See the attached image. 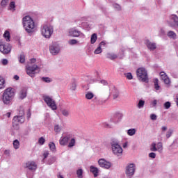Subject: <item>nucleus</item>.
<instances>
[{
    "label": "nucleus",
    "mask_w": 178,
    "mask_h": 178,
    "mask_svg": "<svg viewBox=\"0 0 178 178\" xmlns=\"http://www.w3.org/2000/svg\"><path fill=\"white\" fill-rule=\"evenodd\" d=\"M41 33L45 38H50L51 35H52V33H54V29L47 25H44L41 30Z\"/></svg>",
    "instance_id": "obj_7"
},
{
    "label": "nucleus",
    "mask_w": 178,
    "mask_h": 178,
    "mask_svg": "<svg viewBox=\"0 0 178 178\" xmlns=\"http://www.w3.org/2000/svg\"><path fill=\"white\" fill-rule=\"evenodd\" d=\"M26 74L28 76H30V77H34V74H35V72L37 70H40V67H38V65H27L26 67Z\"/></svg>",
    "instance_id": "obj_8"
},
{
    "label": "nucleus",
    "mask_w": 178,
    "mask_h": 178,
    "mask_svg": "<svg viewBox=\"0 0 178 178\" xmlns=\"http://www.w3.org/2000/svg\"><path fill=\"white\" fill-rule=\"evenodd\" d=\"M90 172L94 175V177L98 176V168L94 167V165L90 166Z\"/></svg>",
    "instance_id": "obj_21"
},
{
    "label": "nucleus",
    "mask_w": 178,
    "mask_h": 178,
    "mask_svg": "<svg viewBox=\"0 0 178 178\" xmlns=\"http://www.w3.org/2000/svg\"><path fill=\"white\" fill-rule=\"evenodd\" d=\"M19 60L20 63H24L26 62V56L24 54H20Z\"/></svg>",
    "instance_id": "obj_31"
},
{
    "label": "nucleus",
    "mask_w": 178,
    "mask_h": 178,
    "mask_svg": "<svg viewBox=\"0 0 178 178\" xmlns=\"http://www.w3.org/2000/svg\"><path fill=\"white\" fill-rule=\"evenodd\" d=\"M74 145H76V140L74 138H72L69 143L68 147L69 148H72V147H74Z\"/></svg>",
    "instance_id": "obj_33"
},
{
    "label": "nucleus",
    "mask_w": 178,
    "mask_h": 178,
    "mask_svg": "<svg viewBox=\"0 0 178 178\" xmlns=\"http://www.w3.org/2000/svg\"><path fill=\"white\" fill-rule=\"evenodd\" d=\"M13 147L15 149H19V148H20V142L17 140H15L13 141Z\"/></svg>",
    "instance_id": "obj_25"
},
{
    "label": "nucleus",
    "mask_w": 178,
    "mask_h": 178,
    "mask_svg": "<svg viewBox=\"0 0 178 178\" xmlns=\"http://www.w3.org/2000/svg\"><path fill=\"white\" fill-rule=\"evenodd\" d=\"M98 163L101 168H104V169H109L111 166V162L107 161L104 159H100L98 161Z\"/></svg>",
    "instance_id": "obj_12"
},
{
    "label": "nucleus",
    "mask_w": 178,
    "mask_h": 178,
    "mask_svg": "<svg viewBox=\"0 0 178 178\" xmlns=\"http://www.w3.org/2000/svg\"><path fill=\"white\" fill-rule=\"evenodd\" d=\"M162 131H166V130H168V127H161Z\"/></svg>",
    "instance_id": "obj_58"
},
{
    "label": "nucleus",
    "mask_w": 178,
    "mask_h": 178,
    "mask_svg": "<svg viewBox=\"0 0 178 178\" xmlns=\"http://www.w3.org/2000/svg\"><path fill=\"white\" fill-rule=\"evenodd\" d=\"M75 44H77V40L72 39L71 40L69 41V44L70 45H75Z\"/></svg>",
    "instance_id": "obj_46"
},
{
    "label": "nucleus",
    "mask_w": 178,
    "mask_h": 178,
    "mask_svg": "<svg viewBox=\"0 0 178 178\" xmlns=\"http://www.w3.org/2000/svg\"><path fill=\"white\" fill-rule=\"evenodd\" d=\"M22 24L24 30L29 34L35 31V23L31 17L26 15L22 18Z\"/></svg>",
    "instance_id": "obj_2"
},
{
    "label": "nucleus",
    "mask_w": 178,
    "mask_h": 178,
    "mask_svg": "<svg viewBox=\"0 0 178 178\" xmlns=\"http://www.w3.org/2000/svg\"><path fill=\"white\" fill-rule=\"evenodd\" d=\"M38 143L40 144V145H44V144L45 143V138H44V137L40 138L38 140Z\"/></svg>",
    "instance_id": "obj_40"
},
{
    "label": "nucleus",
    "mask_w": 178,
    "mask_h": 178,
    "mask_svg": "<svg viewBox=\"0 0 178 178\" xmlns=\"http://www.w3.org/2000/svg\"><path fill=\"white\" fill-rule=\"evenodd\" d=\"M12 46L9 44H3V42H0V52L2 54H7L10 52Z\"/></svg>",
    "instance_id": "obj_9"
},
{
    "label": "nucleus",
    "mask_w": 178,
    "mask_h": 178,
    "mask_svg": "<svg viewBox=\"0 0 178 178\" xmlns=\"http://www.w3.org/2000/svg\"><path fill=\"white\" fill-rule=\"evenodd\" d=\"M150 119H151L152 120H156V115H155V114H152V115H150Z\"/></svg>",
    "instance_id": "obj_51"
},
{
    "label": "nucleus",
    "mask_w": 178,
    "mask_h": 178,
    "mask_svg": "<svg viewBox=\"0 0 178 178\" xmlns=\"http://www.w3.org/2000/svg\"><path fill=\"white\" fill-rule=\"evenodd\" d=\"M70 139V137L69 136H65L63 138L60 139V145H66L67 143H69V140Z\"/></svg>",
    "instance_id": "obj_20"
},
{
    "label": "nucleus",
    "mask_w": 178,
    "mask_h": 178,
    "mask_svg": "<svg viewBox=\"0 0 178 178\" xmlns=\"http://www.w3.org/2000/svg\"><path fill=\"white\" fill-rule=\"evenodd\" d=\"M136 172V165L134 164H129L126 169V175L129 177L133 176Z\"/></svg>",
    "instance_id": "obj_10"
},
{
    "label": "nucleus",
    "mask_w": 178,
    "mask_h": 178,
    "mask_svg": "<svg viewBox=\"0 0 178 178\" xmlns=\"http://www.w3.org/2000/svg\"><path fill=\"white\" fill-rule=\"evenodd\" d=\"M105 45H106V43H105V42L102 41L99 43V47H100V48H101V47H105Z\"/></svg>",
    "instance_id": "obj_53"
},
{
    "label": "nucleus",
    "mask_w": 178,
    "mask_h": 178,
    "mask_svg": "<svg viewBox=\"0 0 178 178\" xmlns=\"http://www.w3.org/2000/svg\"><path fill=\"white\" fill-rule=\"evenodd\" d=\"M136 76L138 80L143 83H148V73L144 67H140L136 70Z\"/></svg>",
    "instance_id": "obj_4"
},
{
    "label": "nucleus",
    "mask_w": 178,
    "mask_h": 178,
    "mask_svg": "<svg viewBox=\"0 0 178 178\" xmlns=\"http://www.w3.org/2000/svg\"><path fill=\"white\" fill-rule=\"evenodd\" d=\"M14 79H15V80H19V77L17 75H15Z\"/></svg>",
    "instance_id": "obj_61"
},
{
    "label": "nucleus",
    "mask_w": 178,
    "mask_h": 178,
    "mask_svg": "<svg viewBox=\"0 0 178 178\" xmlns=\"http://www.w3.org/2000/svg\"><path fill=\"white\" fill-rule=\"evenodd\" d=\"M15 8H16V6L15 5V2L14 1H11L10 3V9H15Z\"/></svg>",
    "instance_id": "obj_50"
},
{
    "label": "nucleus",
    "mask_w": 178,
    "mask_h": 178,
    "mask_svg": "<svg viewBox=\"0 0 178 178\" xmlns=\"http://www.w3.org/2000/svg\"><path fill=\"white\" fill-rule=\"evenodd\" d=\"M102 52V49L101 48V47H98L94 51V54L95 55H99V54H101Z\"/></svg>",
    "instance_id": "obj_35"
},
{
    "label": "nucleus",
    "mask_w": 178,
    "mask_h": 178,
    "mask_svg": "<svg viewBox=\"0 0 178 178\" xmlns=\"http://www.w3.org/2000/svg\"><path fill=\"white\" fill-rule=\"evenodd\" d=\"M164 108L165 109H169L170 108V103L169 102H167L164 104Z\"/></svg>",
    "instance_id": "obj_49"
},
{
    "label": "nucleus",
    "mask_w": 178,
    "mask_h": 178,
    "mask_svg": "<svg viewBox=\"0 0 178 178\" xmlns=\"http://www.w3.org/2000/svg\"><path fill=\"white\" fill-rule=\"evenodd\" d=\"M24 108L23 107L19 108V114L13 119V126L17 129L19 127V123H24Z\"/></svg>",
    "instance_id": "obj_3"
},
{
    "label": "nucleus",
    "mask_w": 178,
    "mask_h": 178,
    "mask_svg": "<svg viewBox=\"0 0 178 178\" xmlns=\"http://www.w3.org/2000/svg\"><path fill=\"white\" fill-rule=\"evenodd\" d=\"M43 99L47 105H48L49 108H51L53 111H56V109H58L56 103H55V100L52 99V97L48 95H44L43 96Z\"/></svg>",
    "instance_id": "obj_5"
},
{
    "label": "nucleus",
    "mask_w": 178,
    "mask_h": 178,
    "mask_svg": "<svg viewBox=\"0 0 178 178\" xmlns=\"http://www.w3.org/2000/svg\"><path fill=\"white\" fill-rule=\"evenodd\" d=\"M31 63H35L37 62V60L35 58H31L30 60Z\"/></svg>",
    "instance_id": "obj_56"
},
{
    "label": "nucleus",
    "mask_w": 178,
    "mask_h": 178,
    "mask_svg": "<svg viewBox=\"0 0 178 178\" xmlns=\"http://www.w3.org/2000/svg\"><path fill=\"white\" fill-rule=\"evenodd\" d=\"M26 168L29 170H35L37 169V164L34 161H28L26 163Z\"/></svg>",
    "instance_id": "obj_14"
},
{
    "label": "nucleus",
    "mask_w": 178,
    "mask_h": 178,
    "mask_svg": "<svg viewBox=\"0 0 178 178\" xmlns=\"http://www.w3.org/2000/svg\"><path fill=\"white\" fill-rule=\"evenodd\" d=\"M158 83H159V80H158V79H154V88H155V90H159V84Z\"/></svg>",
    "instance_id": "obj_39"
},
{
    "label": "nucleus",
    "mask_w": 178,
    "mask_h": 178,
    "mask_svg": "<svg viewBox=\"0 0 178 178\" xmlns=\"http://www.w3.org/2000/svg\"><path fill=\"white\" fill-rule=\"evenodd\" d=\"M83 169L81 168H79L76 170V176L78 178H83Z\"/></svg>",
    "instance_id": "obj_27"
},
{
    "label": "nucleus",
    "mask_w": 178,
    "mask_h": 178,
    "mask_svg": "<svg viewBox=\"0 0 178 178\" xmlns=\"http://www.w3.org/2000/svg\"><path fill=\"white\" fill-rule=\"evenodd\" d=\"M111 147L114 155L120 156L122 154H123V149H122V147L119 144L113 142L111 143Z\"/></svg>",
    "instance_id": "obj_6"
},
{
    "label": "nucleus",
    "mask_w": 178,
    "mask_h": 178,
    "mask_svg": "<svg viewBox=\"0 0 178 178\" xmlns=\"http://www.w3.org/2000/svg\"><path fill=\"white\" fill-rule=\"evenodd\" d=\"M168 36L170 37L171 38H174V40L176 38V37H177V35H176V33H175L174 31H170L168 33Z\"/></svg>",
    "instance_id": "obj_29"
},
{
    "label": "nucleus",
    "mask_w": 178,
    "mask_h": 178,
    "mask_svg": "<svg viewBox=\"0 0 178 178\" xmlns=\"http://www.w3.org/2000/svg\"><path fill=\"white\" fill-rule=\"evenodd\" d=\"M149 157L152 158V159H155V158H156V154L154 152H151L149 154Z\"/></svg>",
    "instance_id": "obj_47"
},
{
    "label": "nucleus",
    "mask_w": 178,
    "mask_h": 178,
    "mask_svg": "<svg viewBox=\"0 0 178 178\" xmlns=\"http://www.w3.org/2000/svg\"><path fill=\"white\" fill-rule=\"evenodd\" d=\"M111 94L113 97V99H116V98L119 97V90H118L116 87L113 86V89L111 90Z\"/></svg>",
    "instance_id": "obj_18"
},
{
    "label": "nucleus",
    "mask_w": 178,
    "mask_h": 178,
    "mask_svg": "<svg viewBox=\"0 0 178 178\" xmlns=\"http://www.w3.org/2000/svg\"><path fill=\"white\" fill-rule=\"evenodd\" d=\"M10 115H11L10 112H8L6 113V116H7V118H10Z\"/></svg>",
    "instance_id": "obj_62"
},
{
    "label": "nucleus",
    "mask_w": 178,
    "mask_h": 178,
    "mask_svg": "<svg viewBox=\"0 0 178 178\" xmlns=\"http://www.w3.org/2000/svg\"><path fill=\"white\" fill-rule=\"evenodd\" d=\"M57 177H58V178H63V176H62V175H60V173H58V174L57 175Z\"/></svg>",
    "instance_id": "obj_63"
},
{
    "label": "nucleus",
    "mask_w": 178,
    "mask_h": 178,
    "mask_svg": "<svg viewBox=\"0 0 178 178\" xmlns=\"http://www.w3.org/2000/svg\"><path fill=\"white\" fill-rule=\"evenodd\" d=\"M49 147L51 151H52L53 152H55L56 151V147L55 146V143L51 142L49 144Z\"/></svg>",
    "instance_id": "obj_30"
},
{
    "label": "nucleus",
    "mask_w": 178,
    "mask_h": 178,
    "mask_svg": "<svg viewBox=\"0 0 178 178\" xmlns=\"http://www.w3.org/2000/svg\"><path fill=\"white\" fill-rule=\"evenodd\" d=\"M100 83H101L102 84H103V86H108V81H105V80H102V81H100Z\"/></svg>",
    "instance_id": "obj_52"
},
{
    "label": "nucleus",
    "mask_w": 178,
    "mask_h": 178,
    "mask_svg": "<svg viewBox=\"0 0 178 178\" xmlns=\"http://www.w3.org/2000/svg\"><path fill=\"white\" fill-rule=\"evenodd\" d=\"M157 151H162V143H158L156 145Z\"/></svg>",
    "instance_id": "obj_45"
},
{
    "label": "nucleus",
    "mask_w": 178,
    "mask_h": 178,
    "mask_svg": "<svg viewBox=\"0 0 178 178\" xmlns=\"http://www.w3.org/2000/svg\"><path fill=\"white\" fill-rule=\"evenodd\" d=\"M170 19L172 20L173 22H168V24L170 27H175V26H178V17L176 15H172L170 17Z\"/></svg>",
    "instance_id": "obj_13"
},
{
    "label": "nucleus",
    "mask_w": 178,
    "mask_h": 178,
    "mask_svg": "<svg viewBox=\"0 0 178 178\" xmlns=\"http://www.w3.org/2000/svg\"><path fill=\"white\" fill-rule=\"evenodd\" d=\"M42 80L44 81V83H51V79L49 77H42Z\"/></svg>",
    "instance_id": "obj_44"
},
{
    "label": "nucleus",
    "mask_w": 178,
    "mask_h": 178,
    "mask_svg": "<svg viewBox=\"0 0 178 178\" xmlns=\"http://www.w3.org/2000/svg\"><path fill=\"white\" fill-rule=\"evenodd\" d=\"M61 113L63 116H69V111L66 109L62 110Z\"/></svg>",
    "instance_id": "obj_43"
},
{
    "label": "nucleus",
    "mask_w": 178,
    "mask_h": 178,
    "mask_svg": "<svg viewBox=\"0 0 178 178\" xmlns=\"http://www.w3.org/2000/svg\"><path fill=\"white\" fill-rule=\"evenodd\" d=\"M49 51L52 55H57V54H59V51H60V48L59 47V45L56 43H53L49 47Z\"/></svg>",
    "instance_id": "obj_11"
},
{
    "label": "nucleus",
    "mask_w": 178,
    "mask_h": 178,
    "mask_svg": "<svg viewBox=\"0 0 178 178\" xmlns=\"http://www.w3.org/2000/svg\"><path fill=\"white\" fill-rule=\"evenodd\" d=\"M145 104V102L144 100H139V102L138 104V108L140 109V108H144V105Z\"/></svg>",
    "instance_id": "obj_36"
},
{
    "label": "nucleus",
    "mask_w": 178,
    "mask_h": 178,
    "mask_svg": "<svg viewBox=\"0 0 178 178\" xmlns=\"http://www.w3.org/2000/svg\"><path fill=\"white\" fill-rule=\"evenodd\" d=\"M48 155H49V152H44L43 154L44 159H45V158H47L48 156Z\"/></svg>",
    "instance_id": "obj_54"
},
{
    "label": "nucleus",
    "mask_w": 178,
    "mask_h": 178,
    "mask_svg": "<svg viewBox=\"0 0 178 178\" xmlns=\"http://www.w3.org/2000/svg\"><path fill=\"white\" fill-rule=\"evenodd\" d=\"M8 2H9V0H2L1 2V6H3V8H5V6L8 5Z\"/></svg>",
    "instance_id": "obj_41"
},
{
    "label": "nucleus",
    "mask_w": 178,
    "mask_h": 178,
    "mask_svg": "<svg viewBox=\"0 0 178 178\" xmlns=\"http://www.w3.org/2000/svg\"><path fill=\"white\" fill-rule=\"evenodd\" d=\"M172 134H173V131L169 130L166 134L167 138H169L170 137H171Z\"/></svg>",
    "instance_id": "obj_48"
},
{
    "label": "nucleus",
    "mask_w": 178,
    "mask_h": 178,
    "mask_svg": "<svg viewBox=\"0 0 178 178\" xmlns=\"http://www.w3.org/2000/svg\"><path fill=\"white\" fill-rule=\"evenodd\" d=\"M3 88H5V79L2 76H0V90Z\"/></svg>",
    "instance_id": "obj_26"
},
{
    "label": "nucleus",
    "mask_w": 178,
    "mask_h": 178,
    "mask_svg": "<svg viewBox=\"0 0 178 178\" xmlns=\"http://www.w3.org/2000/svg\"><path fill=\"white\" fill-rule=\"evenodd\" d=\"M69 34H70V37H79L80 31H79L76 29H71L69 31Z\"/></svg>",
    "instance_id": "obj_17"
},
{
    "label": "nucleus",
    "mask_w": 178,
    "mask_h": 178,
    "mask_svg": "<svg viewBox=\"0 0 178 178\" xmlns=\"http://www.w3.org/2000/svg\"><path fill=\"white\" fill-rule=\"evenodd\" d=\"M156 104H157V101H156V100H154V101L152 102V105H153L154 106H156Z\"/></svg>",
    "instance_id": "obj_59"
},
{
    "label": "nucleus",
    "mask_w": 178,
    "mask_h": 178,
    "mask_svg": "<svg viewBox=\"0 0 178 178\" xmlns=\"http://www.w3.org/2000/svg\"><path fill=\"white\" fill-rule=\"evenodd\" d=\"M3 36L7 42L10 41V33L8 31H6Z\"/></svg>",
    "instance_id": "obj_23"
},
{
    "label": "nucleus",
    "mask_w": 178,
    "mask_h": 178,
    "mask_svg": "<svg viewBox=\"0 0 178 178\" xmlns=\"http://www.w3.org/2000/svg\"><path fill=\"white\" fill-rule=\"evenodd\" d=\"M76 87H77V84L76 83V81H73L70 86V89L72 90V91H74Z\"/></svg>",
    "instance_id": "obj_34"
},
{
    "label": "nucleus",
    "mask_w": 178,
    "mask_h": 178,
    "mask_svg": "<svg viewBox=\"0 0 178 178\" xmlns=\"http://www.w3.org/2000/svg\"><path fill=\"white\" fill-rule=\"evenodd\" d=\"M150 151H152L153 152L158 151V149L156 148V143H152Z\"/></svg>",
    "instance_id": "obj_32"
},
{
    "label": "nucleus",
    "mask_w": 178,
    "mask_h": 178,
    "mask_svg": "<svg viewBox=\"0 0 178 178\" xmlns=\"http://www.w3.org/2000/svg\"><path fill=\"white\" fill-rule=\"evenodd\" d=\"M27 97V89L22 88L19 92V98L20 99H24Z\"/></svg>",
    "instance_id": "obj_19"
},
{
    "label": "nucleus",
    "mask_w": 178,
    "mask_h": 178,
    "mask_svg": "<svg viewBox=\"0 0 178 178\" xmlns=\"http://www.w3.org/2000/svg\"><path fill=\"white\" fill-rule=\"evenodd\" d=\"M15 90L10 87L6 88L1 96V101L4 105H11L13 99H15Z\"/></svg>",
    "instance_id": "obj_1"
},
{
    "label": "nucleus",
    "mask_w": 178,
    "mask_h": 178,
    "mask_svg": "<svg viewBox=\"0 0 178 178\" xmlns=\"http://www.w3.org/2000/svg\"><path fill=\"white\" fill-rule=\"evenodd\" d=\"M160 76L162 80H163L165 84H169L170 83V79H169V77H168V75L165 72H160Z\"/></svg>",
    "instance_id": "obj_15"
},
{
    "label": "nucleus",
    "mask_w": 178,
    "mask_h": 178,
    "mask_svg": "<svg viewBox=\"0 0 178 178\" xmlns=\"http://www.w3.org/2000/svg\"><path fill=\"white\" fill-rule=\"evenodd\" d=\"M125 76H126L127 79H128V80H132L133 79V75L130 72H128V73L125 74Z\"/></svg>",
    "instance_id": "obj_42"
},
{
    "label": "nucleus",
    "mask_w": 178,
    "mask_h": 178,
    "mask_svg": "<svg viewBox=\"0 0 178 178\" xmlns=\"http://www.w3.org/2000/svg\"><path fill=\"white\" fill-rule=\"evenodd\" d=\"M98 37L97 36V33L92 34L90 37V44H95L97 42Z\"/></svg>",
    "instance_id": "obj_22"
},
{
    "label": "nucleus",
    "mask_w": 178,
    "mask_h": 178,
    "mask_svg": "<svg viewBox=\"0 0 178 178\" xmlns=\"http://www.w3.org/2000/svg\"><path fill=\"white\" fill-rule=\"evenodd\" d=\"M8 63V60H6V59H3V60H2V64L3 65H6Z\"/></svg>",
    "instance_id": "obj_57"
},
{
    "label": "nucleus",
    "mask_w": 178,
    "mask_h": 178,
    "mask_svg": "<svg viewBox=\"0 0 178 178\" xmlns=\"http://www.w3.org/2000/svg\"><path fill=\"white\" fill-rule=\"evenodd\" d=\"M123 148H127V142L122 145Z\"/></svg>",
    "instance_id": "obj_60"
},
{
    "label": "nucleus",
    "mask_w": 178,
    "mask_h": 178,
    "mask_svg": "<svg viewBox=\"0 0 178 178\" xmlns=\"http://www.w3.org/2000/svg\"><path fill=\"white\" fill-rule=\"evenodd\" d=\"M146 46L150 51H154V49H156V44L151 42L149 40L146 41Z\"/></svg>",
    "instance_id": "obj_16"
},
{
    "label": "nucleus",
    "mask_w": 178,
    "mask_h": 178,
    "mask_svg": "<svg viewBox=\"0 0 178 178\" xmlns=\"http://www.w3.org/2000/svg\"><path fill=\"white\" fill-rule=\"evenodd\" d=\"M127 134L128 136H134V134H136V129H129Z\"/></svg>",
    "instance_id": "obj_37"
},
{
    "label": "nucleus",
    "mask_w": 178,
    "mask_h": 178,
    "mask_svg": "<svg viewBox=\"0 0 178 178\" xmlns=\"http://www.w3.org/2000/svg\"><path fill=\"white\" fill-rule=\"evenodd\" d=\"M26 118H27L28 120H30V118H31V113L30 111H29V112L27 113V116H26Z\"/></svg>",
    "instance_id": "obj_55"
},
{
    "label": "nucleus",
    "mask_w": 178,
    "mask_h": 178,
    "mask_svg": "<svg viewBox=\"0 0 178 178\" xmlns=\"http://www.w3.org/2000/svg\"><path fill=\"white\" fill-rule=\"evenodd\" d=\"M86 99H92V98H94V93L92 92H88L86 94Z\"/></svg>",
    "instance_id": "obj_28"
},
{
    "label": "nucleus",
    "mask_w": 178,
    "mask_h": 178,
    "mask_svg": "<svg viewBox=\"0 0 178 178\" xmlns=\"http://www.w3.org/2000/svg\"><path fill=\"white\" fill-rule=\"evenodd\" d=\"M62 130V128L59 125H55L54 126V131L55 133H60V131Z\"/></svg>",
    "instance_id": "obj_38"
},
{
    "label": "nucleus",
    "mask_w": 178,
    "mask_h": 178,
    "mask_svg": "<svg viewBox=\"0 0 178 178\" xmlns=\"http://www.w3.org/2000/svg\"><path fill=\"white\" fill-rule=\"evenodd\" d=\"M107 58L108 59H111V60H114V59H117L118 58V55L115 54H107Z\"/></svg>",
    "instance_id": "obj_24"
}]
</instances>
